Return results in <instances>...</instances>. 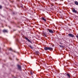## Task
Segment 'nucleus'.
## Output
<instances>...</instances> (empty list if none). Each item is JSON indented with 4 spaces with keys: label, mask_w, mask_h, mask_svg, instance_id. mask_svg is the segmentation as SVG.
Here are the masks:
<instances>
[{
    "label": "nucleus",
    "mask_w": 78,
    "mask_h": 78,
    "mask_svg": "<svg viewBox=\"0 0 78 78\" xmlns=\"http://www.w3.org/2000/svg\"><path fill=\"white\" fill-rule=\"evenodd\" d=\"M72 11L73 12H74V13H77V11L74 8L73 9Z\"/></svg>",
    "instance_id": "obj_2"
},
{
    "label": "nucleus",
    "mask_w": 78,
    "mask_h": 78,
    "mask_svg": "<svg viewBox=\"0 0 78 78\" xmlns=\"http://www.w3.org/2000/svg\"><path fill=\"white\" fill-rule=\"evenodd\" d=\"M3 33H8V31H7V30H4L3 31Z\"/></svg>",
    "instance_id": "obj_9"
},
{
    "label": "nucleus",
    "mask_w": 78,
    "mask_h": 78,
    "mask_svg": "<svg viewBox=\"0 0 78 78\" xmlns=\"http://www.w3.org/2000/svg\"><path fill=\"white\" fill-rule=\"evenodd\" d=\"M17 41L18 42H19V41L18 40H17Z\"/></svg>",
    "instance_id": "obj_21"
},
{
    "label": "nucleus",
    "mask_w": 78,
    "mask_h": 78,
    "mask_svg": "<svg viewBox=\"0 0 78 78\" xmlns=\"http://www.w3.org/2000/svg\"><path fill=\"white\" fill-rule=\"evenodd\" d=\"M43 34L45 36V37H46V34H45V33H43Z\"/></svg>",
    "instance_id": "obj_14"
},
{
    "label": "nucleus",
    "mask_w": 78,
    "mask_h": 78,
    "mask_svg": "<svg viewBox=\"0 0 78 78\" xmlns=\"http://www.w3.org/2000/svg\"><path fill=\"white\" fill-rule=\"evenodd\" d=\"M17 60V59H16Z\"/></svg>",
    "instance_id": "obj_24"
},
{
    "label": "nucleus",
    "mask_w": 78,
    "mask_h": 78,
    "mask_svg": "<svg viewBox=\"0 0 78 78\" xmlns=\"http://www.w3.org/2000/svg\"><path fill=\"white\" fill-rule=\"evenodd\" d=\"M48 50H53V48L51 47H48Z\"/></svg>",
    "instance_id": "obj_7"
},
{
    "label": "nucleus",
    "mask_w": 78,
    "mask_h": 78,
    "mask_svg": "<svg viewBox=\"0 0 78 78\" xmlns=\"http://www.w3.org/2000/svg\"><path fill=\"white\" fill-rule=\"evenodd\" d=\"M2 8V6L0 5V9H1V8Z\"/></svg>",
    "instance_id": "obj_18"
},
{
    "label": "nucleus",
    "mask_w": 78,
    "mask_h": 78,
    "mask_svg": "<svg viewBox=\"0 0 78 78\" xmlns=\"http://www.w3.org/2000/svg\"><path fill=\"white\" fill-rule=\"evenodd\" d=\"M9 50H10V51H14V52H15L16 51H13V50L12 49V48H9Z\"/></svg>",
    "instance_id": "obj_6"
},
{
    "label": "nucleus",
    "mask_w": 78,
    "mask_h": 78,
    "mask_svg": "<svg viewBox=\"0 0 78 78\" xmlns=\"http://www.w3.org/2000/svg\"><path fill=\"white\" fill-rule=\"evenodd\" d=\"M67 76H69V78H70V74H67Z\"/></svg>",
    "instance_id": "obj_12"
},
{
    "label": "nucleus",
    "mask_w": 78,
    "mask_h": 78,
    "mask_svg": "<svg viewBox=\"0 0 78 78\" xmlns=\"http://www.w3.org/2000/svg\"><path fill=\"white\" fill-rule=\"evenodd\" d=\"M76 37L77 38H78V35H76Z\"/></svg>",
    "instance_id": "obj_19"
},
{
    "label": "nucleus",
    "mask_w": 78,
    "mask_h": 78,
    "mask_svg": "<svg viewBox=\"0 0 78 78\" xmlns=\"http://www.w3.org/2000/svg\"><path fill=\"white\" fill-rule=\"evenodd\" d=\"M31 73V74L32 75V73Z\"/></svg>",
    "instance_id": "obj_22"
},
{
    "label": "nucleus",
    "mask_w": 78,
    "mask_h": 78,
    "mask_svg": "<svg viewBox=\"0 0 78 78\" xmlns=\"http://www.w3.org/2000/svg\"><path fill=\"white\" fill-rule=\"evenodd\" d=\"M59 47H61V48H62V47H63V46H62L61 45H59Z\"/></svg>",
    "instance_id": "obj_17"
},
{
    "label": "nucleus",
    "mask_w": 78,
    "mask_h": 78,
    "mask_svg": "<svg viewBox=\"0 0 78 78\" xmlns=\"http://www.w3.org/2000/svg\"><path fill=\"white\" fill-rule=\"evenodd\" d=\"M36 53L37 54H39V51H36Z\"/></svg>",
    "instance_id": "obj_16"
},
{
    "label": "nucleus",
    "mask_w": 78,
    "mask_h": 78,
    "mask_svg": "<svg viewBox=\"0 0 78 78\" xmlns=\"http://www.w3.org/2000/svg\"><path fill=\"white\" fill-rule=\"evenodd\" d=\"M13 2H14V1H12L10 2H11V3H13Z\"/></svg>",
    "instance_id": "obj_20"
},
{
    "label": "nucleus",
    "mask_w": 78,
    "mask_h": 78,
    "mask_svg": "<svg viewBox=\"0 0 78 78\" xmlns=\"http://www.w3.org/2000/svg\"><path fill=\"white\" fill-rule=\"evenodd\" d=\"M20 72H21V73L22 75H23V74H24V73H22V70L21 66H20Z\"/></svg>",
    "instance_id": "obj_5"
},
{
    "label": "nucleus",
    "mask_w": 78,
    "mask_h": 78,
    "mask_svg": "<svg viewBox=\"0 0 78 78\" xmlns=\"http://www.w3.org/2000/svg\"><path fill=\"white\" fill-rule=\"evenodd\" d=\"M75 5H78V2L77 1L75 2Z\"/></svg>",
    "instance_id": "obj_10"
},
{
    "label": "nucleus",
    "mask_w": 78,
    "mask_h": 78,
    "mask_svg": "<svg viewBox=\"0 0 78 78\" xmlns=\"http://www.w3.org/2000/svg\"><path fill=\"white\" fill-rule=\"evenodd\" d=\"M25 39H26L27 40V41L28 42H31V41H30V40H29L28 38H27V37H25Z\"/></svg>",
    "instance_id": "obj_4"
},
{
    "label": "nucleus",
    "mask_w": 78,
    "mask_h": 78,
    "mask_svg": "<svg viewBox=\"0 0 78 78\" xmlns=\"http://www.w3.org/2000/svg\"><path fill=\"white\" fill-rule=\"evenodd\" d=\"M29 47L30 48H31L32 49H33V47L31 46H29Z\"/></svg>",
    "instance_id": "obj_13"
},
{
    "label": "nucleus",
    "mask_w": 78,
    "mask_h": 78,
    "mask_svg": "<svg viewBox=\"0 0 78 78\" xmlns=\"http://www.w3.org/2000/svg\"><path fill=\"white\" fill-rule=\"evenodd\" d=\"M9 0V1H10V0Z\"/></svg>",
    "instance_id": "obj_23"
},
{
    "label": "nucleus",
    "mask_w": 78,
    "mask_h": 78,
    "mask_svg": "<svg viewBox=\"0 0 78 78\" xmlns=\"http://www.w3.org/2000/svg\"><path fill=\"white\" fill-rule=\"evenodd\" d=\"M17 66L19 69H20V65H18Z\"/></svg>",
    "instance_id": "obj_15"
},
{
    "label": "nucleus",
    "mask_w": 78,
    "mask_h": 78,
    "mask_svg": "<svg viewBox=\"0 0 78 78\" xmlns=\"http://www.w3.org/2000/svg\"><path fill=\"white\" fill-rule=\"evenodd\" d=\"M44 49L45 50H48V47H45L44 48Z\"/></svg>",
    "instance_id": "obj_8"
},
{
    "label": "nucleus",
    "mask_w": 78,
    "mask_h": 78,
    "mask_svg": "<svg viewBox=\"0 0 78 78\" xmlns=\"http://www.w3.org/2000/svg\"><path fill=\"white\" fill-rule=\"evenodd\" d=\"M42 19H43V20H44V21L45 22H46V20H45V19H44V18L42 17Z\"/></svg>",
    "instance_id": "obj_11"
},
{
    "label": "nucleus",
    "mask_w": 78,
    "mask_h": 78,
    "mask_svg": "<svg viewBox=\"0 0 78 78\" xmlns=\"http://www.w3.org/2000/svg\"><path fill=\"white\" fill-rule=\"evenodd\" d=\"M48 31H49V32L50 33H53V31L52 30L48 29Z\"/></svg>",
    "instance_id": "obj_3"
},
{
    "label": "nucleus",
    "mask_w": 78,
    "mask_h": 78,
    "mask_svg": "<svg viewBox=\"0 0 78 78\" xmlns=\"http://www.w3.org/2000/svg\"><path fill=\"white\" fill-rule=\"evenodd\" d=\"M68 36L69 37H74V35L71 34H69Z\"/></svg>",
    "instance_id": "obj_1"
}]
</instances>
